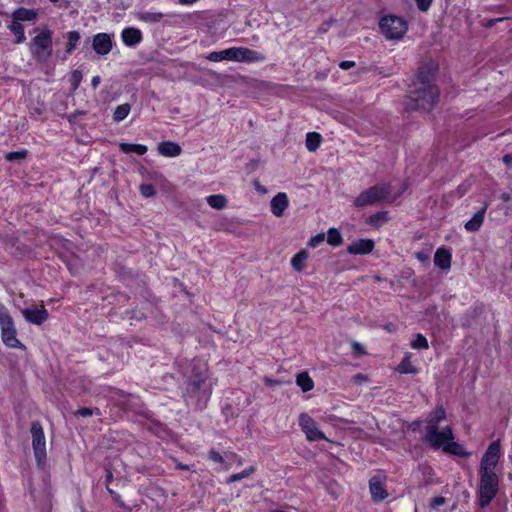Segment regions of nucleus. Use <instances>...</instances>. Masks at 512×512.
<instances>
[{
	"instance_id": "c03bdc74",
	"label": "nucleus",
	"mask_w": 512,
	"mask_h": 512,
	"mask_svg": "<svg viewBox=\"0 0 512 512\" xmlns=\"http://www.w3.org/2000/svg\"><path fill=\"white\" fill-rule=\"evenodd\" d=\"M415 1H416V5H417L418 9L421 11H427L432 4V0H415Z\"/></svg>"
},
{
	"instance_id": "39448f33",
	"label": "nucleus",
	"mask_w": 512,
	"mask_h": 512,
	"mask_svg": "<svg viewBox=\"0 0 512 512\" xmlns=\"http://www.w3.org/2000/svg\"><path fill=\"white\" fill-rule=\"evenodd\" d=\"M53 32L43 28L35 35L29 44L32 57L39 63L47 62L53 54Z\"/></svg>"
},
{
	"instance_id": "1a4fd4ad",
	"label": "nucleus",
	"mask_w": 512,
	"mask_h": 512,
	"mask_svg": "<svg viewBox=\"0 0 512 512\" xmlns=\"http://www.w3.org/2000/svg\"><path fill=\"white\" fill-rule=\"evenodd\" d=\"M379 27L382 34L389 40L401 39L408 29L406 21L394 15L383 17Z\"/></svg>"
},
{
	"instance_id": "5fc2aeb1",
	"label": "nucleus",
	"mask_w": 512,
	"mask_h": 512,
	"mask_svg": "<svg viewBox=\"0 0 512 512\" xmlns=\"http://www.w3.org/2000/svg\"><path fill=\"white\" fill-rule=\"evenodd\" d=\"M500 198H501L502 201L508 202L510 200V194L504 192V193L501 194Z\"/></svg>"
},
{
	"instance_id": "aec40b11",
	"label": "nucleus",
	"mask_w": 512,
	"mask_h": 512,
	"mask_svg": "<svg viewBox=\"0 0 512 512\" xmlns=\"http://www.w3.org/2000/svg\"><path fill=\"white\" fill-rule=\"evenodd\" d=\"M452 255L449 250L439 248L434 254V264L442 270H448L451 266Z\"/></svg>"
},
{
	"instance_id": "4c0bfd02",
	"label": "nucleus",
	"mask_w": 512,
	"mask_h": 512,
	"mask_svg": "<svg viewBox=\"0 0 512 512\" xmlns=\"http://www.w3.org/2000/svg\"><path fill=\"white\" fill-rule=\"evenodd\" d=\"M82 77H83L82 76V72L79 71V70H74L71 73L69 80H70V83H71V85L73 87V90H76L79 87V85H80V83L82 81Z\"/></svg>"
},
{
	"instance_id": "f8f14e48",
	"label": "nucleus",
	"mask_w": 512,
	"mask_h": 512,
	"mask_svg": "<svg viewBox=\"0 0 512 512\" xmlns=\"http://www.w3.org/2000/svg\"><path fill=\"white\" fill-rule=\"evenodd\" d=\"M500 441H493L482 456L480 469L494 470L500 457Z\"/></svg>"
},
{
	"instance_id": "c756f323",
	"label": "nucleus",
	"mask_w": 512,
	"mask_h": 512,
	"mask_svg": "<svg viewBox=\"0 0 512 512\" xmlns=\"http://www.w3.org/2000/svg\"><path fill=\"white\" fill-rule=\"evenodd\" d=\"M305 143H306V147H307L308 151H310V152L316 151L319 148L320 143H321L320 134L316 133V132L307 133Z\"/></svg>"
},
{
	"instance_id": "a878e982",
	"label": "nucleus",
	"mask_w": 512,
	"mask_h": 512,
	"mask_svg": "<svg viewBox=\"0 0 512 512\" xmlns=\"http://www.w3.org/2000/svg\"><path fill=\"white\" fill-rule=\"evenodd\" d=\"M137 18L146 23H158L164 18V14L161 12L142 11L137 14Z\"/></svg>"
},
{
	"instance_id": "a211bd4d",
	"label": "nucleus",
	"mask_w": 512,
	"mask_h": 512,
	"mask_svg": "<svg viewBox=\"0 0 512 512\" xmlns=\"http://www.w3.org/2000/svg\"><path fill=\"white\" fill-rule=\"evenodd\" d=\"M270 204H271V212L275 216L280 217L283 215L285 209L288 207L289 200H288L286 193L279 192L272 198Z\"/></svg>"
},
{
	"instance_id": "7c9ffc66",
	"label": "nucleus",
	"mask_w": 512,
	"mask_h": 512,
	"mask_svg": "<svg viewBox=\"0 0 512 512\" xmlns=\"http://www.w3.org/2000/svg\"><path fill=\"white\" fill-rule=\"evenodd\" d=\"M67 44L65 52L67 54H71L73 50L76 48L80 41V33L78 31H70L67 33Z\"/></svg>"
},
{
	"instance_id": "cd10ccee",
	"label": "nucleus",
	"mask_w": 512,
	"mask_h": 512,
	"mask_svg": "<svg viewBox=\"0 0 512 512\" xmlns=\"http://www.w3.org/2000/svg\"><path fill=\"white\" fill-rule=\"evenodd\" d=\"M296 383L299 387H301L303 392H308L312 390L314 387V382L307 372H302L298 374L296 378Z\"/></svg>"
},
{
	"instance_id": "49530a36",
	"label": "nucleus",
	"mask_w": 512,
	"mask_h": 512,
	"mask_svg": "<svg viewBox=\"0 0 512 512\" xmlns=\"http://www.w3.org/2000/svg\"><path fill=\"white\" fill-rule=\"evenodd\" d=\"M352 349H353V352L356 355H364V354H366V352L364 350V347L360 343H358V342H353L352 343Z\"/></svg>"
},
{
	"instance_id": "4468645a",
	"label": "nucleus",
	"mask_w": 512,
	"mask_h": 512,
	"mask_svg": "<svg viewBox=\"0 0 512 512\" xmlns=\"http://www.w3.org/2000/svg\"><path fill=\"white\" fill-rule=\"evenodd\" d=\"M92 47L99 56L107 55L113 48L112 36L108 33H98L94 35Z\"/></svg>"
},
{
	"instance_id": "72a5a7b5",
	"label": "nucleus",
	"mask_w": 512,
	"mask_h": 512,
	"mask_svg": "<svg viewBox=\"0 0 512 512\" xmlns=\"http://www.w3.org/2000/svg\"><path fill=\"white\" fill-rule=\"evenodd\" d=\"M254 472H255V467L254 466H250V467L244 469L243 471H241L239 473H235V474L230 475L229 478L227 479V483L230 484V483H234L236 481H240V480H242L244 478L249 477Z\"/></svg>"
},
{
	"instance_id": "ddd939ff",
	"label": "nucleus",
	"mask_w": 512,
	"mask_h": 512,
	"mask_svg": "<svg viewBox=\"0 0 512 512\" xmlns=\"http://www.w3.org/2000/svg\"><path fill=\"white\" fill-rule=\"evenodd\" d=\"M22 315L26 321L35 325H41L48 319V311L44 305H32L31 307L25 308L22 311Z\"/></svg>"
},
{
	"instance_id": "37998d69",
	"label": "nucleus",
	"mask_w": 512,
	"mask_h": 512,
	"mask_svg": "<svg viewBox=\"0 0 512 512\" xmlns=\"http://www.w3.org/2000/svg\"><path fill=\"white\" fill-rule=\"evenodd\" d=\"M209 459L216 462V463H223L224 459L222 455L217 452L216 450L212 449L209 451Z\"/></svg>"
},
{
	"instance_id": "680f3d73",
	"label": "nucleus",
	"mask_w": 512,
	"mask_h": 512,
	"mask_svg": "<svg viewBox=\"0 0 512 512\" xmlns=\"http://www.w3.org/2000/svg\"><path fill=\"white\" fill-rule=\"evenodd\" d=\"M433 482L431 480H427L426 484H432Z\"/></svg>"
},
{
	"instance_id": "bb28decb",
	"label": "nucleus",
	"mask_w": 512,
	"mask_h": 512,
	"mask_svg": "<svg viewBox=\"0 0 512 512\" xmlns=\"http://www.w3.org/2000/svg\"><path fill=\"white\" fill-rule=\"evenodd\" d=\"M9 30L15 35V43L20 44L25 42L26 36L24 32V26L17 21H12V23L8 26Z\"/></svg>"
},
{
	"instance_id": "ea45409f",
	"label": "nucleus",
	"mask_w": 512,
	"mask_h": 512,
	"mask_svg": "<svg viewBox=\"0 0 512 512\" xmlns=\"http://www.w3.org/2000/svg\"><path fill=\"white\" fill-rule=\"evenodd\" d=\"M140 193L142 196L148 198L155 195L156 191L154 187L150 184H141L140 185Z\"/></svg>"
},
{
	"instance_id": "9d476101",
	"label": "nucleus",
	"mask_w": 512,
	"mask_h": 512,
	"mask_svg": "<svg viewBox=\"0 0 512 512\" xmlns=\"http://www.w3.org/2000/svg\"><path fill=\"white\" fill-rule=\"evenodd\" d=\"M32 447L34 456L39 466H42L46 460V441L43 427L40 422L35 421L31 424Z\"/></svg>"
},
{
	"instance_id": "09e8293b",
	"label": "nucleus",
	"mask_w": 512,
	"mask_h": 512,
	"mask_svg": "<svg viewBox=\"0 0 512 512\" xmlns=\"http://www.w3.org/2000/svg\"><path fill=\"white\" fill-rule=\"evenodd\" d=\"M444 503H445L444 497H441V496L435 497L431 502V507L438 508V507L442 506Z\"/></svg>"
},
{
	"instance_id": "3c124183",
	"label": "nucleus",
	"mask_w": 512,
	"mask_h": 512,
	"mask_svg": "<svg viewBox=\"0 0 512 512\" xmlns=\"http://www.w3.org/2000/svg\"><path fill=\"white\" fill-rule=\"evenodd\" d=\"M265 384L268 385V386H274V385H278L280 384V382L278 380H274V379H271V378H265Z\"/></svg>"
},
{
	"instance_id": "e433bc0d",
	"label": "nucleus",
	"mask_w": 512,
	"mask_h": 512,
	"mask_svg": "<svg viewBox=\"0 0 512 512\" xmlns=\"http://www.w3.org/2000/svg\"><path fill=\"white\" fill-rule=\"evenodd\" d=\"M387 221L386 212H377L371 215L368 219V223L373 226H380Z\"/></svg>"
},
{
	"instance_id": "603ef678",
	"label": "nucleus",
	"mask_w": 512,
	"mask_h": 512,
	"mask_svg": "<svg viewBox=\"0 0 512 512\" xmlns=\"http://www.w3.org/2000/svg\"><path fill=\"white\" fill-rule=\"evenodd\" d=\"M198 0H178L181 5H191L197 2Z\"/></svg>"
},
{
	"instance_id": "a19ab883",
	"label": "nucleus",
	"mask_w": 512,
	"mask_h": 512,
	"mask_svg": "<svg viewBox=\"0 0 512 512\" xmlns=\"http://www.w3.org/2000/svg\"><path fill=\"white\" fill-rule=\"evenodd\" d=\"M93 414L100 415V410L98 408H95V409L81 408L75 412V415L82 416V417L92 416Z\"/></svg>"
},
{
	"instance_id": "20e7f679",
	"label": "nucleus",
	"mask_w": 512,
	"mask_h": 512,
	"mask_svg": "<svg viewBox=\"0 0 512 512\" xmlns=\"http://www.w3.org/2000/svg\"><path fill=\"white\" fill-rule=\"evenodd\" d=\"M206 58L213 62L229 60L244 63H258L266 60L265 56L260 52L246 47H231L221 51H212Z\"/></svg>"
},
{
	"instance_id": "a18cd8bd",
	"label": "nucleus",
	"mask_w": 512,
	"mask_h": 512,
	"mask_svg": "<svg viewBox=\"0 0 512 512\" xmlns=\"http://www.w3.org/2000/svg\"><path fill=\"white\" fill-rule=\"evenodd\" d=\"M512 19V17H500V18H495V19H489L487 22H485L483 25L486 27V28H492L496 23L498 22H502L504 20H510Z\"/></svg>"
},
{
	"instance_id": "79ce46f5",
	"label": "nucleus",
	"mask_w": 512,
	"mask_h": 512,
	"mask_svg": "<svg viewBox=\"0 0 512 512\" xmlns=\"http://www.w3.org/2000/svg\"><path fill=\"white\" fill-rule=\"evenodd\" d=\"M325 240V235L323 233L317 234L312 237L308 243L311 248H315L320 245Z\"/></svg>"
},
{
	"instance_id": "9b49d317",
	"label": "nucleus",
	"mask_w": 512,
	"mask_h": 512,
	"mask_svg": "<svg viewBox=\"0 0 512 512\" xmlns=\"http://www.w3.org/2000/svg\"><path fill=\"white\" fill-rule=\"evenodd\" d=\"M299 426L309 441L326 440L324 433L318 429L316 422L308 414H300Z\"/></svg>"
},
{
	"instance_id": "58836bf2",
	"label": "nucleus",
	"mask_w": 512,
	"mask_h": 512,
	"mask_svg": "<svg viewBox=\"0 0 512 512\" xmlns=\"http://www.w3.org/2000/svg\"><path fill=\"white\" fill-rule=\"evenodd\" d=\"M26 155H27V151L22 150V151H16V152H9L6 154L5 158L8 161H14V160L24 159L26 157Z\"/></svg>"
},
{
	"instance_id": "c85d7f7f",
	"label": "nucleus",
	"mask_w": 512,
	"mask_h": 512,
	"mask_svg": "<svg viewBox=\"0 0 512 512\" xmlns=\"http://www.w3.org/2000/svg\"><path fill=\"white\" fill-rule=\"evenodd\" d=\"M207 203L210 207L221 210L224 209L227 205V199L222 194H214L207 197Z\"/></svg>"
},
{
	"instance_id": "2eb2a0df",
	"label": "nucleus",
	"mask_w": 512,
	"mask_h": 512,
	"mask_svg": "<svg viewBox=\"0 0 512 512\" xmlns=\"http://www.w3.org/2000/svg\"><path fill=\"white\" fill-rule=\"evenodd\" d=\"M374 249V242L371 239H359L347 247V252L353 255L369 254Z\"/></svg>"
},
{
	"instance_id": "f03ea898",
	"label": "nucleus",
	"mask_w": 512,
	"mask_h": 512,
	"mask_svg": "<svg viewBox=\"0 0 512 512\" xmlns=\"http://www.w3.org/2000/svg\"><path fill=\"white\" fill-rule=\"evenodd\" d=\"M213 383L209 379L208 370L203 363L194 364L192 375L187 379L183 393L187 405L196 409H204L211 397Z\"/></svg>"
},
{
	"instance_id": "7ed1b4c3",
	"label": "nucleus",
	"mask_w": 512,
	"mask_h": 512,
	"mask_svg": "<svg viewBox=\"0 0 512 512\" xmlns=\"http://www.w3.org/2000/svg\"><path fill=\"white\" fill-rule=\"evenodd\" d=\"M445 418L446 412L442 406L436 407L427 418L425 439L435 449L440 448L444 440L453 438L451 427L446 426L441 430L438 428L439 422Z\"/></svg>"
},
{
	"instance_id": "f257e3e1",
	"label": "nucleus",
	"mask_w": 512,
	"mask_h": 512,
	"mask_svg": "<svg viewBox=\"0 0 512 512\" xmlns=\"http://www.w3.org/2000/svg\"><path fill=\"white\" fill-rule=\"evenodd\" d=\"M435 66L425 64L419 68L408 94L406 106L409 110L431 111L438 102L439 89L434 81Z\"/></svg>"
},
{
	"instance_id": "4be33fe9",
	"label": "nucleus",
	"mask_w": 512,
	"mask_h": 512,
	"mask_svg": "<svg viewBox=\"0 0 512 512\" xmlns=\"http://www.w3.org/2000/svg\"><path fill=\"white\" fill-rule=\"evenodd\" d=\"M488 205H484L480 210H478L474 216L465 223V229L470 232L478 231L484 221L485 212L487 210Z\"/></svg>"
},
{
	"instance_id": "5701e85b",
	"label": "nucleus",
	"mask_w": 512,
	"mask_h": 512,
	"mask_svg": "<svg viewBox=\"0 0 512 512\" xmlns=\"http://www.w3.org/2000/svg\"><path fill=\"white\" fill-rule=\"evenodd\" d=\"M38 16V13L34 9H26V8H18L12 13L13 21H17L18 23L22 21H35Z\"/></svg>"
},
{
	"instance_id": "6e6552de",
	"label": "nucleus",
	"mask_w": 512,
	"mask_h": 512,
	"mask_svg": "<svg viewBox=\"0 0 512 512\" xmlns=\"http://www.w3.org/2000/svg\"><path fill=\"white\" fill-rule=\"evenodd\" d=\"M391 193V185L389 183H381L372 186L363 192L354 200V206L363 208L366 206L375 205L386 199Z\"/></svg>"
},
{
	"instance_id": "b1692460",
	"label": "nucleus",
	"mask_w": 512,
	"mask_h": 512,
	"mask_svg": "<svg viewBox=\"0 0 512 512\" xmlns=\"http://www.w3.org/2000/svg\"><path fill=\"white\" fill-rule=\"evenodd\" d=\"M308 259V253L305 250H301L293 256L291 259V266L297 272H301L305 268V263Z\"/></svg>"
},
{
	"instance_id": "f3484780",
	"label": "nucleus",
	"mask_w": 512,
	"mask_h": 512,
	"mask_svg": "<svg viewBox=\"0 0 512 512\" xmlns=\"http://www.w3.org/2000/svg\"><path fill=\"white\" fill-rule=\"evenodd\" d=\"M121 38L126 46L134 47L142 41L143 36L139 29L134 27H127L123 29Z\"/></svg>"
},
{
	"instance_id": "412c9836",
	"label": "nucleus",
	"mask_w": 512,
	"mask_h": 512,
	"mask_svg": "<svg viewBox=\"0 0 512 512\" xmlns=\"http://www.w3.org/2000/svg\"><path fill=\"white\" fill-rule=\"evenodd\" d=\"M452 439H447L443 441V444L440 446L447 453L454 454L460 457H469L470 453L465 450V447Z\"/></svg>"
},
{
	"instance_id": "f704fd0d",
	"label": "nucleus",
	"mask_w": 512,
	"mask_h": 512,
	"mask_svg": "<svg viewBox=\"0 0 512 512\" xmlns=\"http://www.w3.org/2000/svg\"><path fill=\"white\" fill-rule=\"evenodd\" d=\"M343 241L340 232L335 228H330L327 233V242L331 246H339Z\"/></svg>"
},
{
	"instance_id": "423d86ee",
	"label": "nucleus",
	"mask_w": 512,
	"mask_h": 512,
	"mask_svg": "<svg viewBox=\"0 0 512 512\" xmlns=\"http://www.w3.org/2000/svg\"><path fill=\"white\" fill-rule=\"evenodd\" d=\"M479 503L481 507L490 504L498 492L499 479L494 470L480 469Z\"/></svg>"
},
{
	"instance_id": "0eeeda50",
	"label": "nucleus",
	"mask_w": 512,
	"mask_h": 512,
	"mask_svg": "<svg viewBox=\"0 0 512 512\" xmlns=\"http://www.w3.org/2000/svg\"><path fill=\"white\" fill-rule=\"evenodd\" d=\"M0 329L1 339L9 348H21L25 346L17 339V331L14 321L4 304L0 303Z\"/></svg>"
},
{
	"instance_id": "de8ad7c7",
	"label": "nucleus",
	"mask_w": 512,
	"mask_h": 512,
	"mask_svg": "<svg viewBox=\"0 0 512 512\" xmlns=\"http://www.w3.org/2000/svg\"><path fill=\"white\" fill-rule=\"evenodd\" d=\"M355 65L356 63L354 61L345 60L339 64V67L343 70H349L351 68H354Z\"/></svg>"
},
{
	"instance_id": "e2e57ef3",
	"label": "nucleus",
	"mask_w": 512,
	"mask_h": 512,
	"mask_svg": "<svg viewBox=\"0 0 512 512\" xmlns=\"http://www.w3.org/2000/svg\"><path fill=\"white\" fill-rule=\"evenodd\" d=\"M511 269H512V263H511Z\"/></svg>"
},
{
	"instance_id": "c9c22d12",
	"label": "nucleus",
	"mask_w": 512,
	"mask_h": 512,
	"mask_svg": "<svg viewBox=\"0 0 512 512\" xmlns=\"http://www.w3.org/2000/svg\"><path fill=\"white\" fill-rule=\"evenodd\" d=\"M411 347L413 349H428L429 344L424 335L418 333L415 335V338L411 341Z\"/></svg>"
},
{
	"instance_id": "bf43d9fd",
	"label": "nucleus",
	"mask_w": 512,
	"mask_h": 512,
	"mask_svg": "<svg viewBox=\"0 0 512 512\" xmlns=\"http://www.w3.org/2000/svg\"><path fill=\"white\" fill-rule=\"evenodd\" d=\"M179 467H180L181 469H188V466H187V465H179Z\"/></svg>"
},
{
	"instance_id": "2f4dec72",
	"label": "nucleus",
	"mask_w": 512,
	"mask_h": 512,
	"mask_svg": "<svg viewBox=\"0 0 512 512\" xmlns=\"http://www.w3.org/2000/svg\"><path fill=\"white\" fill-rule=\"evenodd\" d=\"M130 110H131V106L128 103L118 105L114 110L113 120L115 122L123 121L130 113Z\"/></svg>"
},
{
	"instance_id": "dca6fc26",
	"label": "nucleus",
	"mask_w": 512,
	"mask_h": 512,
	"mask_svg": "<svg viewBox=\"0 0 512 512\" xmlns=\"http://www.w3.org/2000/svg\"><path fill=\"white\" fill-rule=\"evenodd\" d=\"M369 488L372 499L376 502L383 501L388 497V493L385 489V485L380 477H372L369 481Z\"/></svg>"
},
{
	"instance_id": "473e14b6",
	"label": "nucleus",
	"mask_w": 512,
	"mask_h": 512,
	"mask_svg": "<svg viewBox=\"0 0 512 512\" xmlns=\"http://www.w3.org/2000/svg\"><path fill=\"white\" fill-rule=\"evenodd\" d=\"M410 354H406L404 359L398 366V371L404 374H415L417 372L416 368L410 362Z\"/></svg>"
},
{
	"instance_id": "13d9d810",
	"label": "nucleus",
	"mask_w": 512,
	"mask_h": 512,
	"mask_svg": "<svg viewBox=\"0 0 512 512\" xmlns=\"http://www.w3.org/2000/svg\"><path fill=\"white\" fill-rule=\"evenodd\" d=\"M112 478H113L112 472L111 471H107V474H106V481H107V483L111 482Z\"/></svg>"
},
{
	"instance_id": "6ab92c4d",
	"label": "nucleus",
	"mask_w": 512,
	"mask_h": 512,
	"mask_svg": "<svg viewBox=\"0 0 512 512\" xmlns=\"http://www.w3.org/2000/svg\"><path fill=\"white\" fill-rule=\"evenodd\" d=\"M158 152L165 157H177L181 154V146L173 141H163L158 144Z\"/></svg>"
},
{
	"instance_id": "4d7b16f0",
	"label": "nucleus",
	"mask_w": 512,
	"mask_h": 512,
	"mask_svg": "<svg viewBox=\"0 0 512 512\" xmlns=\"http://www.w3.org/2000/svg\"><path fill=\"white\" fill-rule=\"evenodd\" d=\"M503 161H504L505 163H507V164L512 163V156H511V155H505V156L503 157Z\"/></svg>"
},
{
	"instance_id": "8fccbe9b",
	"label": "nucleus",
	"mask_w": 512,
	"mask_h": 512,
	"mask_svg": "<svg viewBox=\"0 0 512 512\" xmlns=\"http://www.w3.org/2000/svg\"><path fill=\"white\" fill-rule=\"evenodd\" d=\"M100 82H101V78H100V76L96 75V76H94V77L92 78V80H91V85H92V87H93L94 89H96V88L99 86Z\"/></svg>"
},
{
	"instance_id": "393cba45",
	"label": "nucleus",
	"mask_w": 512,
	"mask_h": 512,
	"mask_svg": "<svg viewBox=\"0 0 512 512\" xmlns=\"http://www.w3.org/2000/svg\"><path fill=\"white\" fill-rule=\"evenodd\" d=\"M120 150L123 153H135L137 155H144L147 152V146L142 144H133V143H120Z\"/></svg>"
},
{
	"instance_id": "052dcab7",
	"label": "nucleus",
	"mask_w": 512,
	"mask_h": 512,
	"mask_svg": "<svg viewBox=\"0 0 512 512\" xmlns=\"http://www.w3.org/2000/svg\"><path fill=\"white\" fill-rule=\"evenodd\" d=\"M107 490L109 491L110 494H114V491L111 490L108 486H107Z\"/></svg>"
},
{
	"instance_id": "6e6d98bb",
	"label": "nucleus",
	"mask_w": 512,
	"mask_h": 512,
	"mask_svg": "<svg viewBox=\"0 0 512 512\" xmlns=\"http://www.w3.org/2000/svg\"><path fill=\"white\" fill-rule=\"evenodd\" d=\"M423 473L425 476H430L433 474V470L429 467H425V468H423Z\"/></svg>"
},
{
	"instance_id": "864d4df0",
	"label": "nucleus",
	"mask_w": 512,
	"mask_h": 512,
	"mask_svg": "<svg viewBox=\"0 0 512 512\" xmlns=\"http://www.w3.org/2000/svg\"><path fill=\"white\" fill-rule=\"evenodd\" d=\"M366 377L362 374H357L356 376H354V380L356 382H362V381H366Z\"/></svg>"
}]
</instances>
